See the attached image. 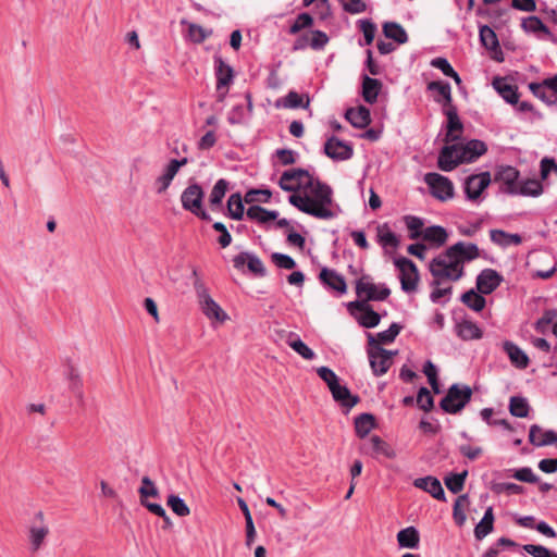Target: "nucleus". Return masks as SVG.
Instances as JSON below:
<instances>
[{
  "instance_id": "obj_1",
  "label": "nucleus",
  "mask_w": 557,
  "mask_h": 557,
  "mask_svg": "<svg viewBox=\"0 0 557 557\" xmlns=\"http://www.w3.org/2000/svg\"><path fill=\"white\" fill-rule=\"evenodd\" d=\"M480 256L479 247L473 243L458 242L438 253L429 263L434 284L445 285L459 281L465 274V264Z\"/></svg>"
},
{
  "instance_id": "obj_2",
  "label": "nucleus",
  "mask_w": 557,
  "mask_h": 557,
  "mask_svg": "<svg viewBox=\"0 0 557 557\" xmlns=\"http://www.w3.org/2000/svg\"><path fill=\"white\" fill-rule=\"evenodd\" d=\"M288 201L299 211L317 219L330 220L337 214L332 188L315 177L304 191L292 194Z\"/></svg>"
},
{
  "instance_id": "obj_3",
  "label": "nucleus",
  "mask_w": 557,
  "mask_h": 557,
  "mask_svg": "<svg viewBox=\"0 0 557 557\" xmlns=\"http://www.w3.org/2000/svg\"><path fill=\"white\" fill-rule=\"evenodd\" d=\"M199 306L202 313L211 321L213 326L225 323L230 317L221 306L210 296L208 288L200 280L194 283Z\"/></svg>"
},
{
  "instance_id": "obj_4",
  "label": "nucleus",
  "mask_w": 557,
  "mask_h": 557,
  "mask_svg": "<svg viewBox=\"0 0 557 557\" xmlns=\"http://www.w3.org/2000/svg\"><path fill=\"white\" fill-rule=\"evenodd\" d=\"M369 349L368 357L371 369L376 376L385 374L393 363V357L397 351L386 350L382 348L376 342L375 337L371 334L368 335Z\"/></svg>"
},
{
  "instance_id": "obj_5",
  "label": "nucleus",
  "mask_w": 557,
  "mask_h": 557,
  "mask_svg": "<svg viewBox=\"0 0 557 557\" xmlns=\"http://www.w3.org/2000/svg\"><path fill=\"white\" fill-rule=\"evenodd\" d=\"M472 389L468 385L454 384L441 400V408L448 413H458L470 401Z\"/></svg>"
},
{
  "instance_id": "obj_6",
  "label": "nucleus",
  "mask_w": 557,
  "mask_h": 557,
  "mask_svg": "<svg viewBox=\"0 0 557 557\" xmlns=\"http://www.w3.org/2000/svg\"><path fill=\"white\" fill-rule=\"evenodd\" d=\"M203 190L198 184L188 185L181 195L182 207L199 216L202 220H209V214L202 209Z\"/></svg>"
},
{
  "instance_id": "obj_7",
  "label": "nucleus",
  "mask_w": 557,
  "mask_h": 557,
  "mask_svg": "<svg viewBox=\"0 0 557 557\" xmlns=\"http://www.w3.org/2000/svg\"><path fill=\"white\" fill-rule=\"evenodd\" d=\"M394 264L399 271L401 289L406 293H413L418 287L419 272L416 264L408 258L396 257Z\"/></svg>"
},
{
  "instance_id": "obj_8",
  "label": "nucleus",
  "mask_w": 557,
  "mask_h": 557,
  "mask_svg": "<svg viewBox=\"0 0 557 557\" xmlns=\"http://www.w3.org/2000/svg\"><path fill=\"white\" fill-rule=\"evenodd\" d=\"M424 182L431 195L440 201H447L454 197L455 188L453 182L438 173H426Z\"/></svg>"
},
{
  "instance_id": "obj_9",
  "label": "nucleus",
  "mask_w": 557,
  "mask_h": 557,
  "mask_svg": "<svg viewBox=\"0 0 557 557\" xmlns=\"http://www.w3.org/2000/svg\"><path fill=\"white\" fill-rule=\"evenodd\" d=\"M313 176L308 171L301 169H290L285 171L280 180L278 185L285 191L300 193L311 183Z\"/></svg>"
},
{
  "instance_id": "obj_10",
  "label": "nucleus",
  "mask_w": 557,
  "mask_h": 557,
  "mask_svg": "<svg viewBox=\"0 0 557 557\" xmlns=\"http://www.w3.org/2000/svg\"><path fill=\"white\" fill-rule=\"evenodd\" d=\"M214 72L216 77V99L219 102H224L228 88L234 81V71L220 55H215Z\"/></svg>"
},
{
  "instance_id": "obj_11",
  "label": "nucleus",
  "mask_w": 557,
  "mask_h": 557,
  "mask_svg": "<svg viewBox=\"0 0 557 557\" xmlns=\"http://www.w3.org/2000/svg\"><path fill=\"white\" fill-rule=\"evenodd\" d=\"M62 376L66 383L67 391L77 399L84 398V382L79 367L72 359H66L62 368Z\"/></svg>"
},
{
  "instance_id": "obj_12",
  "label": "nucleus",
  "mask_w": 557,
  "mask_h": 557,
  "mask_svg": "<svg viewBox=\"0 0 557 557\" xmlns=\"http://www.w3.org/2000/svg\"><path fill=\"white\" fill-rule=\"evenodd\" d=\"M49 532V525L45 521L42 512H37L28 527V543L32 553L38 552L45 545Z\"/></svg>"
},
{
  "instance_id": "obj_13",
  "label": "nucleus",
  "mask_w": 557,
  "mask_h": 557,
  "mask_svg": "<svg viewBox=\"0 0 557 557\" xmlns=\"http://www.w3.org/2000/svg\"><path fill=\"white\" fill-rule=\"evenodd\" d=\"M356 292L359 297H364L367 300H385L391 294L385 284H375L369 276L358 280Z\"/></svg>"
},
{
  "instance_id": "obj_14",
  "label": "nucleus",
  "mask_w": 557,
  "mask_h": 557,
  "mask_svg": "<svg viewBox=\"0 0 557 557\" xmlns=\"http://www.w3.org/2000/svg\"><path fill=\"white\" fill-rule=\"evenodd\" d=\"M187 163V158H182L180 160L171 159L163 168L161 174L154 180V188L157 194L161 195L165 193L181 168Z\"/></svg>"
},
{
  "instance_id": "obj_15",
  "label": "nucleus",
  "mask_w": 557,
  "mask_h": 557,
  "mask_svg": "<svg viewBox=\"0 0 557 557\" xmlns=\"http://www.w3.org/2000/svg\"><path fill=\"white\" fill-rule=\"evenodd\" d=\"M490 184L491 175L488 172L470 175L465 181V193L467 199L470 201H476Z\"/></svg>"
},
{
  "instance_id": "obj_16",
  "label": "nucleus",
  "mask_w": 557,
  "mask_h": 557,
  "mask_svg": "<svg viewBox=\"0 0 557 557\" xmlns=\"http://www.w3.org/2000/svg\"><path fill=\"white\" fill-rule=\"evenodd\" d=\"M349 309L354 312L359 311L357 315L358 322L367 329L375 327L379 325L381 317L373 311L371 307L364 301H354L349 304Z\"/></svg>"
},
{
  "instance_id": "obj_17",
  "label": "nucleus",
  "mask_w": 557,
  "mask_h": 557,
  "mask_svg": "<svg viewBox=\"0 0 557 557\" xmlns=\"http://www.w3.org/2000/svg\"><path fill=\"white\" fill-rule=\"evenodd\" d=\"M324 152L333 160H348L352 156V147L336 137H331L324 145Z\"/></svg>"
},
{
  "instance_id": "obj_18",
  "label": "nucleus",
  "mask_w": 557,
  "mask_h": 557,
  "mask_svg": "<svg viewBox=\"0 0 557 557\" xmlns=\"http://www.w3.org/2000/svg\"><path fill=\"white\" fill-rule=\"evenodd\" d=\"M503 278L493 269L483 270L476 277V289L483 295L493 293L502 283Z\"/></svg>"
},
{
  "instance_id": "obj_19",
  "label": "nucleus",
  "mask_w": 557,
  "mask_h": 557,
  "mask_svg": "<svg viewBox=\"0 0 557 557\" xmlns=\"http://www.w3.org/2000/svg\"><path fill=\"white\" fill-rule=\"evenodd\" d=\"M461 161L459 145L445 146L438 156V168L442 171H453Z\"/></svg>"
},
{
  "instance_id": "obj_20",
  "label": "nucleus",
  "mask_w": 557,
  "mask_h": 557,
  "mask_svg": "<svg viewBox=\"0 0 557 557\" xmlns=\"http://www.w3.org/2000/svg\"><path fill=\"white\" fill-rule=\"evenodd\" d=\"M455 332L457 336L463 341L480 339L483 336V332L479 325L469 319H461L457 321Z\"/></svg>"
},
{
  "instance_id": "obj_21",
  "label": "nucleus",
  "mask_w": 557,
  "mask_h": 557,
  "mask_svg": "<svg viewBox=\"0 0 557 557\" xmlns=\"http://www.w3.org/2000/svg\"><path fill=\"white\" fill-rule=\"evenodd\" d=\"M413 485L431 494L438 500H445V492L440 480L434 476L418 478L413 481Z\"/></svg>"
},
{
  "instance_id": "obj_22",
  "label": "nucleus",
  "mask_w": 557,
  "mask_h": 557,
  "mask_svg": "<svg viewBox=\"0 0 557 557\" xmlns=\"http://www.w3.org/2000/svg\"><path fill=\"white\" fill-rule=\"evenodd\" d=\"M529 441L535 446L552 445L557 442V434L553 430H544L537 424L530 428Z\"/></svg>"
},
{
  "instance_id": "obj_23",
  "label": "nucleus",
  "mask_w": 557,
  "mask_h": 557,
  "mask_svg": "<svg viewBox=\"0 0 557 557\" xmlns=\"http://www.w3.org/2000/svg\"><path fill=\"white\" fill-rule=\"evenodd\" d=\"M247 218L260 225L268 226L270 223L277 220L278 212L275 210H268L260 206H250L246 212Z\"/></svg>"
},
{
  "instance_id": "obj_24",
  "label": "nucleus",
  "mask_w": 557,
  "mask_h": 557,
  "mask_svg": "<svg viewBox=\"0 0 557 557\" xmlns=\"http://www.w3.org/2000/svg\"><path fill=\"white\" fill-rule=\"evenodd\" d=\"M503 349L507 354L510 362L518 369H525L529 366V357L527 354L515 343L506 341L503 344Z\"/></svg>"
},
{
  "instance_id": "obj_25",
  "label": "nucleus",
  "mask_w": 557,
  "mask_h": 557,
  "mask_svg": "<svg viewBox=\"0 0 557 557\" xmlns=\"http://www.w3.org/2000/svg\"><path fill=\"white\" fill-rule=\"evenodd\" d=\"M245 98L247 100L246 108L244 106H235L230 111L227 121L231 124H245L250 119L253 108L250 94H246Z\"/></svg>"
},
{
  "instance_id": "obj_26",
  "label": "nucleus",
  "mask_w": 557,
  "mask_h": 557,
  "mask_svg": "<svg viewBox=\"0 0 557 557\" xmlns=\"http://www.w3.org/2000/svg\"><path fill=\"white\" fill-rule=\"evenodd\" d=\"M345 117L356 128H364L371 122L370 110L363 106L348 109Z\"/></svg>"
},
{
  "instance_id": "obj_27",
  "label": "nucleus",
  "mask_w": 557,
  "mask_h": 557,
  "mask_svg": "<svg viewBox=\"0 0 557 557\" xmlns=\"http://www.w3.org/2000/svg\"><path fill=\"white\" fill-rule=\"evenodd\" d=\"M376 238L385 251L395 250L399 246V238L386 223L376 227Z\"/></svg>"
},
{
  "instance_id": "obj_28",
  "label": "nucleus",
  "mask_w": 557,
  "mask_h": 557,
  "mask_svg": "<svg viewBox=\"0 0 557 557\" xmlns=\"http://www.w3.org/2000/svg\"><path fill=\"white\" fill-rule=\"evenodd\" d=\"M461 161L472 162L486 151V146L483 141L473 139L465 145H459Z\"/></svg>"
},
{
  "instance_id": "obj_29",
  "label": "nucleus",
  "mask_w": 557,
  "mask_h": 557,
  "mask_svg": "<svg viewBox=\"0 0 557 557\" xmlns=\"http://www.w3.org/2000/svg\"><path fill=\"white\" fill-rule=\"evenodd\" d=\"M310 99L308 97H304L296 91H289L285 97L280 98L275 101V108H284V109H297L309 107Z\"/></svg>"
},
{
  "instance_id": "obj_30",
  "label": "nucleus",
  "mask_w": 557,
  "mask_h": 557,
  "mask_svg": "<svg viewBox=\"0 0 557 557\" xmlns=\"http://www.w3.org/2000/svg\"><path fill=\"white\" fill-rule=\"evenodd\" d=\"M518 177L519 172L510 165L500 166L496 173V180L507 186V191L509 194H515L517 191Z\"/></svg>"
},
{
  "instance_id": "obj_31",
  "label": "nucleus",
  "mask_w": 557,
  "mask_h": 557,
  "mask_svg": "<svg viewBox=\"0 0 557 557\" xmlns=\"http://www.w3.org/2000/svg\"><path fill=\"white\" fill-rule=\"evenodd\" d=\"M494 511L493 507H487L482 519L479 521V523L474 528V537L478 541H482L484 537H486L490 533L494 530Z\"/></svg>"
},
{
  "instance_id": "obj_32",
  "label": "nucleus",
  "mask_w": 557,
  "mask_h": 557,
  "mask_svg": "<svg viewBox=\"0 0 557 557\" xmlns=\"http://www.w3.org/2000/svg\"><path fill=\"white\" fill-rule=\"evenodd\" d=\"M320 280L339 294L346 293L347 286L344 277L334 270H329L326 268L322 269L320 272Z\"/></svg>"
},
{
  "instance_id": "obj_33",
  "label": "nucleus",
  "mask_w": 557,
  "mask_h": 557,
  "mask_svg": "<svg viewBox=\"0 0 557 557\" xmlns=\"http://www.w3.org/2000/svg\"><path fill=\"white\" fill-rule=\"evenodd\" d=\"M397 543L400 548L416 549L419 547L420 535L414 527H408L397 533Z\"/></svg>"
},
{
  "instance_id": "obj_34",
  "label": "nucleus",
  "mask_w": 557,
  "mask_h": 557,
  "mask_svg": "<svg viewBox=\"0 0 557 557\" xmlns=\"http://www.w3.org/2000/svg\"><path fill=\"white\" fill-rule=\"evenodd\" d=\"M493 87L508 103L518 102L517 88L511 85L506 78L497 77L493 81Z\"/></svg>"
},
{
  "instance_id": "obj_35",
  "label": "nucleus",
  "mask_w": 557,
  "mask_h": 557,
  "mask_svg": "<svg viewBox=\"0 0 557 557\" xmlns=\"http://www.w3.org/2000/svg\"><path fill=\"white\" fill-rule=\"evenodd\" d=\"M430 91L435 92L434 100L443 106H450L451 103V88L446 82H431L428 85Z\"/></svg>"
},
{
  "instance_id": "obj_36",
  "label": "nucleus",
  "mask_w": 557,
  "mask_h": 557,
  "mask_svg": "<svg viewBox=\"0 0 557 557\" xmlns=\"http://www.w3.org/2000/svg\"><path fill=\"white\" fill-rule=\"evenodd\" d=\"M447 116V134H446V140L447 141H455L459 138V134L462 129V124L459 120V116L457 114V111L455 108L449 107L446 111Z\"/></svg>"
},
{
  "instance_id": "obj_37",
  "label": "nucleus",
  "mask_w": 557,
  "mask_h": 557,
  "mask_svg": "<svg viewBox=\"0 0 557 557\" xmlns=\"http://www.w3.org/2000/svg\"><path fill=\"white\" fill-rule=\"evenodd\" d=\"M331 393L337 403L348 409L352 408L358 403V397L352 396L349 389L341 385L339 382L335 386H331Z\"/></svg>"
},
{
  "instance_id": "obj_38",
  "label": "nucleus",
  "mask_w": 557,
  "mask_h": 557,
  "mask_svg": "<svg viewBox=\"0 0 557 557\" xmlns=\"http://www.w3.org/2000/svg\"><path fill=\"white\" fill-rule=\"evenodd\" d=\"M422 237L424 240L433 244L436 247H440L447 242L448 234L444 227L434 225L424 228Z\"/></svg>"
},
{
  "instance_id": "obj_39",
  "label": "nucleus",
  "mask_w": 557,
  "mask_h": 557,
  "mask_svg": "<svg viewBox=\"0 0 557 557\" xmlns=\"http://www.w3.org/2000/svg\"><path fill=\"white\" fill-rule=\"evenodd\" d=\"M382 84L375 78L364 76L362 83V96L368 103H374L377 99Z\"/></svg>"
},
{
  "instance_id": "obj_40",
  "label": "nucleus",
  "mask_w": 557,
  "mask_h": 557,
  "mask_svg": "<svg viewBox=\"0 0 557 557\" xmlns=\"http://www.w3.org/2000/svg\"><path fill=\"white\" fill-rule=\"evenodd\" d=\"M288 346L296 351L298 355H300L306 360H312L315 358L314 351L307 346L299 336L290 333L287 338Z\"/></svg>"
},
{
  "instance_id": "obj_41",
  "label": "nucleus",
  "mask_w": 557,
  "mask_h": 557,
  "mask_svg": "<svg viewBox=\"0 0 557 557\" xmlns=\"http://www.w3.org/2000/svg\"><path fill=\"white\" fill-rule=\"evenodd\" d=\"M482 295L483 294H479L474 289H470L461 296V301L471 310L480 312L486 305V300Z\"/></svg>"
},
{
  "instance_id": "obj_42",
  "label": "nucleus",
  "mask_w": 557,
  "mask_h": 557,
  "mask_svg": "<svg viewBox=\"0 0 557 557\" xmlns=\"http://www.w3.org/2000/svg\"><path fill=\"white\" fill-rule=\"evenodd\" d=\"M521 27L525 33L534 34V35H547L549 34L546 25L537 17V16H528L522 20Z\"/></svg>"
},
{
  "instance_id": "obj_43",
  "label": "nucleus",
  "mask_w": 557,
  "mask_h": 557,
  "mask_svg": "<svg viewBox=\"0 0 557 557\" xmlns=\"http://www.w3.org/2000/svg\"><path fill=\"white\" fill-rule=\"evenodd\" d=\"M384 35L395 40L397 44H405L408 40V36L404 27L397 23L388 22L383 26Z\"/></svg>"
},
{
  "instance_id": "obj_44",
  "label": "nucleus",
  "mask_w": 557,
  "mask_h": 557,
  "mask_svg": "<svg viewBox=\"0 0 557 557\" xmlns=\"http://www.w3.org/2000/svg\"><path fill=\"white\" fill-rule=\"evenodd\" d=\"M530 405L528 399L522 396H512L509 399V412L518 418L528 417Z\"/></svg>"
},
{
  "instance_id": "obj_45",
  "label": "nucleus",
  "mask_w": 557,
  "mask_h": 557,
  "mask_svg": "<svg viewBox=\"0 0 557 557\" xmlns=\"http://www.w3.org/2000/svg\"><path fill=\"white\" fill-rule=\"evenodd\" d=\"M374 417L370 413H362L355 420L356 433L360 437H366L374 428Z\"/></svg>"
},
{
  "instance_id": "obj_46",
  "label": "nucleus",
  "mask_w": 557,
  "mask_h": 557,
  "mask_svg": "<svg viewBox=\"0 0 557 557\" xmlns=\"http://www.w3.org/2000/svg\"><path fill=\"white\" fill-rule=\"evenodd\" d=\"M469 505V496L467 494H462L457 497L454 508H453V518L457 525L462 527L466 523L467 516L465 512V508Z\"/></svg>"
},
{
  "instance_id": "obj_47",
  "label": "nucleus",
  "mask_w": 557,
  "mask_h": 557,
  "mask_svg": "<svg viewBox=\"0 0 557 557\" xmlns=\"http://www.w3.org/2000/svg\"><path fill=\"white\" fill-rule=\"evenodd\" d=\"M227 188H228V182L223 178L219 180L214 184V186L210 193V196H209V202L213 209L221 206L222 200L227 191Z\"/></svg>"
},
{
  "instance_id": "obj_48",
  "label": "nucleus",
  "mask_w": 557,
  "mask_h": 557,
  "mask_svg": "<svg viewBox=\"0 0 557 557\" xmlns=\"http://www.w3.org/2000/svg\"><path fill=\"white\" fill-rule=\"evenodd\" d=\"M227 211L232 219L242 220L245 213L243 198L240 194H232L227 200Z\"/></svg>"
},
{
  "instance_id": "obj_49",
  "label": "nucleus",
  "mask_w": 557,
  "mask_h": 557,
  "mask_svg": "<svg viewBox=\"0 0 557 557\" xmlns=\"http://www.w3.org/2000/svg\"><path fill=\"white\" fill-rule=\"evenodd\" d=\"M543 193V187L537 180H527L517 187L515 195L537 197Z\"/></svg>"
},
{
  "instance_id": "obj_50",
  "label": "nucleus",
  "mask_w": 557,
  "mask_h": 557,
  "mask_svg": "<svg viewBox=\"0 0 557 557\" xmlns=\"http://www.w3.org/2000/svg\"><path fill=\"white\" fill-rule=\"evenodd\" d=\"M468 471L465 470L461 473H450L445 479V485L446 487L454 494L459 493L465 485V481L467 479Z\"/></svg>"
},
{
  "instance_id": "obj_51",
  "label": "nucleus",
  "mask_w": 557,
  "mask_h": 557,
  "mask_svg": "<svg viewBox=\"0 0 557 557\" xmlns=\"http://www.w3.org/2000/svg\"><path fill=\"white\" fill-rule=\"evenodd\" d=\"M480 40L488 50H496L499 47L495 32L487 25L480 27Z\"/></svg>"
},
{
  "instance_id": "obj_52",
  "label": "nucleus",
  "mask_w": 557,
  "mask_h": 557,
  "mask_svg": "<svg viewBox=\"0 0 557 557\" xmlns=\"http://www.w3.org/2000/svg\"><path fill=\"white\" fill-rule=\"evenodd\" d=\"M404 222L410 232L409 237L411 239H417L420 236H423V220L421 218L414 215H406L404 216Z\"/></svg>"
},
{
  "instance_id": "obj_53",
  "label": "nucleus",
  "mask_w": 557,
  "mask_h": 557,
  "mask_svg": "<svg viewBox=\"0 0 557 557\" xmlns=\"http://www.w3.org/2000/svg\"><path fill=\"white\" fill-rule=\"evenodd\" d=\"M166 505L178 517H186L190 513V509L186 505L185 500L177 495H174V494L169 495V497L166 499Z\"/></svg>"
},
{
  "instance_id": "obj_54",
  "label": "nucleus",
  "mask_w": 557,
  "mask_h": 557,
  "mask_svg": "<svg viewBox=\"0 0 557 557\" xmlns=\"http://www.w3.org/2000/svg\"><path fill=\"white\" fill-rule=\"evenodd\" d=\"M140 503L148 502L149 497H159V491L149 476L141 478V485L138 490Z\"/></svg>"
},
{
  "instance_id": "obj_55",
  "label": "nucleus",
  "mask_w": 557,
  "mask_h": 557,
  "mask_svg": "<svg viewBox=\"0 0 557 557\" xmlns=\"http://www.w3.org/2000/svg\"><path fill=\"white\" fill-rule=\"evenodd\" d=\"M370 444L372 446V449L376 454H381L387 458H395L396 454L395 450L386 444L384 441H382L379 436L374 435L370 438Z\"/></svg>"
},
{
  "instance_id": "obj_56",
  "label": "nucleus",
  "mask_w": 557,
  "mask_h": 557,
  "mask_svg": "<svg viewBox=\"0 0 557 557\" xmlns=\"http://www.w3.org/2000/svg\"><path fill=\"white\" fill-rule=\"evenodd\" d=\"M531 90L540 98H544V89L548 88L557 94V75L546 78L542 84H531Z\"/></svg>"
},
{
  "instance_id": "obj_57",
  "label": "nucleus",
  "mask_w": 557,
  "mask_h": 557,
  "mask_svg": "<svg viewBox=\"0 0 557 557\" xmlns=\"http://www.w3.org/2000/svg\"><path fill=\"white\" fill-rule=\"evenodd\" d=\"M522 549L533 557H557V553L543 545L525 544Z\"/></svg>"
},
{
  "instance_id": "obj_58",
  "label": "nucleus",
  "mask_w": 557,
  "mask_h": 557,
  "mask_svg": "<svg viewBox=\"0 0 557 557\" xmlns=\"http://www.w3.org/2000/svg\"><path fill=\"white\" fill-rule=\"evenodd\" d=\"M400 330H401L400 325H398L397 323H393L387 330L382 331L376 334L377 341L375 339V342L379 345H380V343L389 344V343L394 342L396 336L399 334Z\"/></svg>"
},
{
  "instance_id": "obj_59",
  "label": "nucleus",
  "mask_w": 557,
  "mask_h": 557,
  "mask_svg": "<svg viewBox=\"0 0 557 557\" xmlns=\"http://www.w3.org/2000/svg\"><path fill=\"white\" fill-rule=\"evenodd\" d=\"M344 11L350 14H359L366 11V0H338Z\"/></svg>"
},
{
  "instance_id": "obj_60",
  "label": "nucleus",
  "mask_w": 557,
  "mask_h": 557,
  "mask_svg": "<svg viewBox=\"0 0 557 557\" xmlns=\"http://www.w3.org/2000/svg\"><path fill=\"white\" fill-rule=\"evenodd\" d=\"M329 40V36L322 30L310 32V48L313 50H322Z\"/></svg>"
},
{
  "instance_id": "obj_61",
  "label": "nucleus",
  "mask_w": 557,
  "mask_h": 557,
  "mask_svg": "<svg viewBox=\"0 0 557 557\" xmlns=\"http://www.w3.org/2000/svg\"><path fill=\"white\" fill-rule=\"evenodd\" d=\"M211 32H208L203 27L197 24H188V37L193 42L200 44L202 42Z\"/></svg>"
},
{
  "instance_id": "obj_62",
  "label": "nucleus",
  "mask_w": 557,
  "mask_h": 557,
  "mask_svg": "<svg viewBox=\"0 0 557 557\" xmlns=\"http://www.w3.org/2000/svg\"><path fill=\"white\" fill-rule=\"evenodd\" d=\"M313 24V18L308 13H301L297 16L294 24L289 28V33L295 35L299 33L301 29L310 27Z\"/></svg>"
},
{
  "instance_id": "obj_63",
  "label": "nucleus",
  "mask_w": 557,
  "mask_h": 557,
  "mask_svg": "<svg viewBox=\"0 0 557 557\" xmlns=\"http://www.w3.org/2000/svg\"><path fill=\"white\" fill-rule=\"evenodd\" d=\"M433 397L426 387H421L417 395V405L424 411L433 408Z\"/></svg>"
},
{
  "instance_id": "obj_64",
  "label": "nucleus",
  "mask_w": 557,
  "mask_h": 557,
  "mask_svg": "<svg viewBox=\"0 0 557 557\" xmlns=\"http://www.w3.org/2000/svg\"><path fill=\"white\" fill-rule=\"evenodd\" d=\"M272 261L276 267L286 270H292L296 265V262L292 257L280 252H275L272 255Z\"/></svg>"
}]
</instances>
